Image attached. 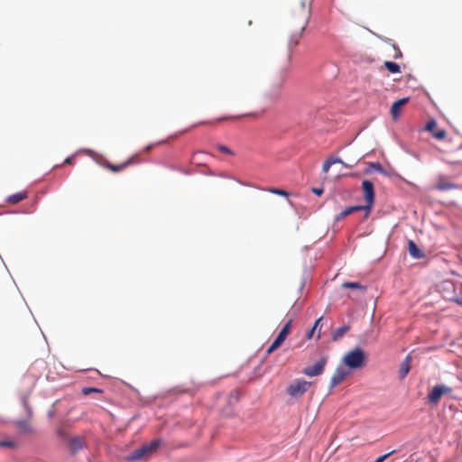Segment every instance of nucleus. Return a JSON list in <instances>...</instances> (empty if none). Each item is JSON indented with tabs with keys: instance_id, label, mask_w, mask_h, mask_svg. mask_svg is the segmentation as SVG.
<instances>
[{
	"instance_id": "aec40b11",
	"label": "nucleus",
	"mask_w": 462,
	"mask_h": 462,
	"mask_svg": "<svg viewBox=\"0 0 462 462\" xmlns=\"http://www.w3.org/2000/svg\"><path fill=\"white\" fill-rule=\"evenodd\" d=\"M384 67L391 72V73H400L401 72V69H400V66L393 62V61H385L384 62Z\"/></svg>"
},
{
	"instance_id": "5701e85b",
	"label": "nucleus",
	"mask_w": 462,
	"mask_h": 462,
	"mask_svg": "<svg viewBox=\"0 0 462 462\" xmlns=\"http://www.w3.org/2000/svg\"><path fill=\"white\" fill-rule=\"evenodd\" d=\"M82 393L85 395H88L89 393H103V391L101 389L95 388V387H85L82 389Z\"/></svg>"
},
{
	"instance_id": "bb28decb",
	"label": "nucleus",
	"mask_w": 462,
	"mask_h": 462,
	"mask_svg": "<svg viewBox=\"0 0 462 462\" xmlns=\"http://www.w3.org/2000/svg\"><path fill=\"white\" fill-rule=\"evenodd\" d=\"M370 169H373L379 172H383V166L379 162H373L369 165Z\"/></svg>"
},
{
	"instance_id": "c756f323",
	"label": "nucleus",
	"mask_w": 462,
	"mask_h": 462,
	"mask_svg": "<svg viewBox=\"0 0 462 462\" xmlns=\"http://www.w3.org/2000/svg\"><path fill=\"white\" fill-rule=\"evenodd\" d=\"M312 191L315 194L319 195V196H320L323 193V189H316V188H314V189H312Z\"/></svg>"
},
{
	"instance_id": "7ed1b4c3",
	"label": "nucleus",
	"mask_w": 462,
	"mask_h": 462,
	"mask_svg": "<svg viewBox=\"0 0 462 462\" xmlns=\"http://www.w3.org/2000/svg\"><path fill=\"white\" fill-rule=\"evenodd\" d=\"M161 439H153L150 443L143 445L141 448L134 450L132 454L127 457L128 461H136L143 457L151 456L160 447Z\"/></svg>"
},
{
	"instance_id": "393cba45",
	"label": "nucleus",
	"mask_w": 462,
	"mask_h": 462,
	"mask_svg": "<svg viewBox=\"0 0 462 462\" xmlns=\"http://www.w3.org/2000/svg\"><path fill=\"white\" fill-rule=\"evenodd\" d=\"M217 150L221 152H224V153H226V154H229V155H234V152L232 150H230L227 146L226 145H218L217 146Z\"/></svg>"
},
{
	"instance_id": "39448f33",
	"label": "nucleus",
	"mask_w": 462,
	"mask_h": 462,
	"mask_svg": "<svg viewBox=\"0 0 462 462\" xmlns=\"http://www.w3.org/2000/svg\"><path fill=\"white\" fill-rule=\"evenodd\" d=\"M311 383L305 380H295L287 387V393L291 398H300L309 390Z\"/></svg>"
},
{
	"instance_id": "2eb2a0df",
	"label": "nucleus",
	"mask_w": 462,
	"mask_h": 462,
	"mask_svg": "<svg viewBox=\"0 0 462 462\" xmlns=\"http://www.w3.org/2000/svg\"><path fill=\"white\" fill-rule=\"evenodd\" d=\"M408 250L411 256L415 259H420L424 257L423 252L417 246L414 241H408Z\"/></svg>"
},
{
	"instance_id": "dca6fc26",
	"label": "nucleus",
	"mask_w": 462,
	"mask_h": 462,
	"mask_svg": "<svg viewBox=\"0 0 462 462\" xmlns=\"http://www.w3.org/2000/svg\"><path fill=\"white\" fill-rule=\"evenodd\" d=\"M411 362V356H407L404 358V360L402 362V364L400 365V369H399V377H400V379L405 378L406 375L408 374V373L410 372Z\"/></svg>"
},
{
	"instance_id": "1a4fd4ad",
	"label": "nucleus",
	"mask_w": 462,
	"mask_h": 462,
	"mask_svg": "<svg viewBox=\"0 0 462 462\" xmlns=\"http://www.w3.org/2000/svg\"><path fill=\"white\" fill-rule=\"evenodd\" d=\"M136 160H137V156L134 155V156L130 157L124 162L116 164V165L112 164L107 161H104V162H100V165L113 172H118V171L125 170L128 166L135 163Z\"/></svg>"
},
{
	"instance_id": "f3484780",
	"label": "nucleus",
	"mask_w": 462,
	"mask_h": 462,
	"mask_svg": "<svg viewBox=\"0 0 462 462\" xmlns=\"http://www.w3.org/2000/svg\"><path fill=\"white\" fill-rule=\"evenodd\" d=\"M349 325H344L340 328H337L331 333V338L333 341H337L340 338H342L349 330H350Z\"/></svg>"
},
{
	"instance_id": "6ab92c4d",
	"label": "nucleus",
	"mask_w": 462,
	"mask_h": 462,
	"mask_svg": "<svg viewBox=\"0 0 462 462\" xmlns=\"http://www.w3.org/2000/svg\"><path fill=\"white\" fill-rule=\"evenodd\" d=\"M27 198V192L26 191H21L17 192L15 194H13L9 196L6 199V201L10 204H17L21 202L22 200L25 199Z\"/></svg>"
},
{
	"instance_id": "a211bd4d",
	"label": "nucleus",
	"mask_w": 462,
	"mask_h": 462,
	"mask_svg": "<svg viewBox=\"0 0 462 462\" xmlns=\"http://www.w3.org/2000/svg\"><path fill=\"white\" fill-rule=\"evenodd\" d=\"M360 210H364V208L362 206L348 207V208H345L343 211H341L337 216V220H341V219L345 218L346 217H347L348 215H350L354 212L360 211Z\"/></svg>"
},
{
	"instance_id": "412c9836",
	"label": "nucleus",
	"mask_w": 462,
	"mask_h": 462,
	"mask_svg": "<svg viewBox=\"0 0 462 462\" xmlns=\"http://www.w3.org/2000/svg\"><path fill=\"white\" fill-rule=\"evenodd\" d=\"M266 191L270 192V193H273V194H275V195H278V196H282V197H286L288 198L290 196V193L284 189H277V188H269V189H265Z\"/></svg>"
},
{
	"instance_id": "7c9ffc66",
	"label": "nucleus",
	"mask_w": 462,
	"mask_h": 462,
	"mask_svg": "<svg viewBox=\"0 0 462 462\" xmlns=\"http://www.w3.org/2000/svg\"><path fill=\"white\" fill-rule=\"evenodd\" d=\"M314 331H315V329H313V328H311V329L307 333L308 339H310L313 337Z\"/></svg>"
},
{
	"instance_id": "b1692460",
	"label": "nucleus",
	"mask_w": 462,
	"mask_h": 462,
	"mask_svg": "<svg viewBox=\"0 0 462 462\" xmlns=\"http://www.w3.org/2000/svg\"><path fill=\"white\" fill-rule=\"evenodd\" d=\"M70 445H71V448L74 451L82 448V443H81L80 439H73L70 442Z\"/></svg>"
},
{
	"instance_id": "72a5a7b5",
	"label": "nucleus",
	"mask_w": 462,
	"mask_h": 462,
	"mask_svg": "<svg viewBox=\"0 0 462 462\" xmlns=\"http://www.w3.org/2000/svg\"><path fill=\"white\" fill-rule=\"evenodd\" d=\"M455 301L462 306V299H455Z\"/></svg>"
},
{
	"instance_id": "6e6552de",
	"label": "nucleus",
	"mask_w": 462,
	"mask_h": 462,
	"mask_svg": "<svg viewBox=\"0 0 462 462\" xmlns=\"http://www.w3.org/2000/svg\"><path fill=\"white\" fill-rule=\"evenodd\" d=\"M328 362V357H321L318 362H316L313 365L306 366L302 373L310 377L317 376L321 374L324 372L325 366Z\"/></svg>"
},
{
	"instance_id": "9d476101",
	"label": "nucleus",
	"mask_w": 462,
	"mask_h": 462,
	"mask_svg": "<svg viewBox=\"0 0 462 462\" xmlns=\"http://www.w3.org/2000/svg\"><path fill=\"white\" fill-rule=\"evenodd\" d=\"M434 189L441 191L458 189V185L451 182L447 177L439 176L434 185Z\"/></svg>"
},
{
	"instance_id": "f03ea898",
	"label": "nucleus",
	"mask_w": 462,
	"mask_h": 462,
	"mask_svg": "<svg viewBox=\"0 0 462 462\" xmlns=\"http://www.w3.org/2000/svg\"><path fill=\"white\" fill-rule=\"evenodd\" d=\"M365 354L360 347L349 351L344 356L345 365L351 369H358L365 365Z\"/></svg>"
},
{
	"instance_id": "20e7f679",
	"label": "nucleus",
	"mask_w": 462,
	"mask_h": 462,
	"mask_svg": "<svg viewBox=\"0 0 462 462\" xmlns=\"http://www.w3.org/2000/svg\"><path fill=\"white\" fill-rule=\"evenodd\" d=\"M362 189L364 193V199L365 201V205L362 206L364 210L365 211V217H367L371 213L374 203V189L372 181L368 180H365L362 182Z\"/></svg>"
},
{
	"instance_id": "ddd939ff",
	"label": "nucleus",
	"mask_w": 462,
	"mask_h": 462,
	"mask_svg": "<svg viewBox=\"0 0 462 462\" xmlns=\"http://www.w3.org/2000/svg\"><path fill=\"white\" fill-rule=\"evenodd\" d=\"M409 101V98L408 97H403V98H401L397 101H395L392 107H391V115L393 116V118L395 120L398 118V116H400L401 114V111H402V107L406 105Z\"/></svg>"
},
{
	"instance_id": "c85d7f7f",
	"label": "nucleus",
	"mask_w": 462,
	"mask_h": 462,
	"mask_svg": "<svg viewBox=\"0 0 462 462\" xmlns=\"http://www.w3.org/2000/svg\"><path fill=\"white\" fill-rule=\"evenodd\" d=\"M243 116H224V117H221V118H217L216 120V122H221V121H225V120H235V119H238L240 117H242Z\"/></svg>"
},
{
	"instance_id": "423d86ee",
	"label": "nucleus",
	"mask_w": 462,
	"mask_h": 462,
	"mask_svg": "<svg viewBox=\"0 0 462 462\" xmlns=\"http://www.w3.org/2000/svg\"><path fill=\"white\" fill-rule=\"evenodd\" d=\"M291 322L292 320L290 319L284 326L283 328L281 329V331L279 332L278 336L276 337V338L274 339V341L272 343V345L268 347L266 353L268 355H270L271 353H273V351H275L276 349H278L282 345V343L285 341V339L287 338V337L289 336V334L291 333Z\"/></svg>"
},
{
	"instance_id": "0eeeda50",
	"label": "nucleus",
	"mask_w": 462,
	"mask_h": 462,
	"mask_svg": "<svg viewBox=\"0 0 462 462\" xmlns=\"http://www.w3.org/2000/svg\"><path fill=\"white\" fill-rule=\"evenodd\" d=\"M451 393V387L444 384L435 385L428 394V401L431 404H437L443 395L450 394Z\"/></svg>"
},
{
	"instance_id": "f704fd0d",
	"label": "nucleus",
	"mask_w": 462,
	"mask_h": 462,
	"mask_svg": "<svg viewBox=\"0 0 462 462\" xmlns=\"http://www.w3.org/2000/svg\"><path fill=\"white\" fill-rule=\"evenodd\" d=\"M210 124V122H200L199 125Z\"/></svg>"
},
{
	"instance_id": "cd10ccee",
	"label": "nucleus",
	"mask_w": 462,
	"mask_h": 462,
	"mask_svg": "<svg viewBox=\"0 0 462 462\" xmlns=\"http://www.w3.org/2000/svg\"><path fill=\"white\" fill-rule=\"evenodd\" d=\"M15 443L13 441H0V447L4 448H14Z\"/></svg>"
},
{
	"instance_id": "9b49d317",
	"label": "nucleus",
	"mask_w": 462,
	"mask_h": 462,
	"mask_svg": "<svg viewBox=\"0 0 462 462\" xmlns=\"http://www.w3.org/2000/svg\"><path fill=\"white\" fill-rule=\"evenodd\" d=\"M436 126V121L434 119H431L427 123L425 130L430 132L436 139L443 140L447 134L446 131L444 129L437 130Z\"/></svg>"
},
{
	"instance_id": "c9c22d12",
	"label": "nucleus",
	"mask_w": 462,
	"mask_h": 462,
	"mask_svg": "<svg viewBox=\"0 0 462 462\" xmlns=\"http://www.w3.org/2000/svg\"><path fill=\"white\" fill-rule=\"evenodd\" d=\"M402 56V53L399 51L398 55H396L395 57H401Z\"/></svg>"
},
{
	"instance_id": "2f4dec72",
	"label": "nucleus",
	"mask_w": 462,
	"mask_h": 462,
	"mask_svg": "<svg viewBox=\"0 0 462 462\" xmlns=\"http://www.w3.org/2000/svg\"><path fill=\"white\" fill-rule=\"evenodd\" d=\"M321 319H322V318H319V319H318L315 321V323H314V325H313V327H312V328H313V329H316V328L319 327V323H320V321H321Z\"/></svg>"
},
{
	"instance_id": "a878e982",
	"label": "nucleus",
	"mask_w": 462,
	"mask_h": 462,
	"mask_svg": "<svg viewBox=\"0 0 462 462\" xmlns=\"http://www.w3.org/2000/svg\"><path fill=\"white\" fill-rule=\"evenodd\" d=\"M395 453V450H392L389 453H386L379 457H377L374 462H384L390 456Z\"/></svg>"
},
{
	"instance_id": "f257e3e1",
	"label": "nucleus",
	"mask_w": 462,
	"mask_h": 462,
	"mask_svg": "<svg viewBox=\"0 0 462 462\" xmlns=\"http://www.w3.org/2000/svg\"><path fill=\"white\" fill-rule=\"evenodd\" d=\"M310 14L309 6L302 3L299 7V10L291 16L289 20L291 36L288 42L290 51L299 44L302 37V33L308 25Z\"/></svg>"
},
{
	"instance_id": "f8f14e48",
	"label": "nucleus",
	"mask_w": 462,
	"mask_h": 462,
	"mask_svg": "<svg viewBox=\"0 0 462 462\" xmlns=\"http://www.w3.org/2000/svg\"><path fill=\"white\" fill-rule=\"evenodd\" d=\"M348 375V372L343 368H337L330 380V387L334 388L340 384Z\"/></svg>"
},
{
	"instance_id": "473e14b6",
	"label": "nucleus",
	"mask_w": 462,
	"mask_h": 462,
	"mask_svg": "<svg viewBox=\"0 0 462 462\" xmlns=\"http://www.w3.org/2000/svg\"><path fill=\"white\" fill-rule=\"evenodd\" d=\"M65 163H68V164H70L72 163V158L71 157H68L65 161H64Z\"/></svg>"
},
{
	"instance_id": "4468645a",
	"label": "nucleus",
	"mask_w": 462,
	"mask_h": 462,
	"mask_svg": "<svg viewBox=\"0 0 462 462\" xmlns=\"http://www.w3.org/2000/svg\"><path fill=\"white\" fill-rule=\"evenodd\" d=\"M335 163H341L346 168H351L352 165L346 164L340 158H328L322 164V171L327 173L330 167Z\"/></svg>"
},
{
	"instance_id": "4be33fe9",
	"label": "nucleus",
	"mask_w": 462,
	"mask_h": 462,
	"mask_svg": "<svg viewBox=\"0 0 462 462\" xmlns=\"http://www.w3.org/2000/svg\"><path fill=\"white\" fill-rule=\"evenodd\" d=\"M343 287L346 289H365V286L361 285L359 282H345L343 283Z\"/></svg>"
}]
</instances>
